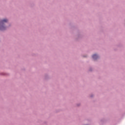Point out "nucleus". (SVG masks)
I'll use <instances>...</instances> for the list:
<instances>
[{"label":"nucleus","instance_id":"1","mask_svg":"<svg viewBox=\"0 0 125 125\" xmlns=\"http://www.w3.org/2000/svg\"><path fill=\"white\" fill-rule=\"evenodd\" d=\"M7 21V20L4 19L0 21V30H1V31L5 30V27H4V23H6Z\"/></svg>","mask_w":125,"mask_h":125},{"label":"nucleus","instance_id":"2","mask_svg":"<svg viewBox=\"0 0 125 125\" xmlns=\"http://www.w3.org/2000/svg\"><path fill=\"white\" fill-rule=\"evenodd\" d=\"M92 58L94 59V60H96V59L98 58V56L96 54H95L92 56Z\"/></svg>","mask_w":125,"mask_h":125}]
</instances>
